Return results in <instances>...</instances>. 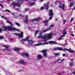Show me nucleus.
Returning <instances> with one entry per match:
<instances>
[{
    "instance_id": "1",
    "label": "nucleus",
    "mask_w": 75,
    "mask_h": 75,
    "mask_svg": "<svg viewBox=\"0 0 75 75\" xmlns=\"http://www.w3.org/2000/svg\"><path fill=\"white\" fill-rule=\"evenodd\" d=\"M7 30L8 31L11 30L12 31H18V32H19L20 31V30H19L15 28L12 27V26H7L3 27V30H2L1 28H0V33H1L2 31H6Z\"/></svg>"
},
{
    "instance_id": "2",
    "label": "nucleus",
    "mask_w": 75,
    "mask_h": 75,
    "mask_svg": "<svg viewBox=\"0 0 75 75\" xmlns=\"http://www.w3.org/2000/svg\"><path fill=\"white\" fill-rule=\"evenodd\" d=\"M18 3H19L16 4L15 3V2L13 1L12 2V4L13 7H16V6H17L20 7V5L22 4L23 3V0H18Z\"/></svg>"
},
{
    "instance_id": "3",
    "label": "nucleus",
    "mask_w": 75,
    "mask_h": 75,
    "mask_svg": "<svg viewBox=\"0 0 75 75\" xmlns=\"http://www.w3.org/2000/svg\"><path fill=\"white\" fill-rule=\"evenodd\" d=\"M49 43H50L51 44H56L58 45V43H57L55 41H50L49 42V43H47V42H45V43H38V44L35 45V46H38L39 45H44V44H48Z\"/></svg>"
},
{
    "instance_id": "4",
    "label": "nucleus",
    "mask_w": 75,
    "mask_h": 75,
    "mask_svg": "<svg viewBox=\"0 0 75 75\" xmlns=\"http://www.w3.org/2000/svg\"><path fill=\"white\" fill-rule=\"evenodd\" d=\"M49 15L50 17H51L49 18V20H51V19H52V17L53 16V11L52 10L50 9L49 10Z\"/></svg>"
},
{
    "instance_id": "5",
    "label": "nucleus",
    "mask_w": 75,
    "mask_h": 75,
    "mask_svg": "<svg viewBox=\"0 0 75 75\" xmlns=\"http://www.w3.org/2000/svg\"><path fill=\"white\" fill-rule=\"evenodd\" d=\"M48 51V50L45 49L41 51V52H42L43 54V55L45 57H47V51Z\"/></svg>"
},
{
    "instance_id": "6",
    "label": "nucleus",
    "mask_w": 75,
    "mask_h": 75,
    "mask_svg": "<svg viewBox=\"0 0 75 75\" xmlns=\"http://www.w3.org/2000/svg\"><path fill=\"white\" fill-rule=\"evenodd\" d=\"M57 50H58L59 51H65L67 50V48L64 49L62 48L61 47H57Z\"/></svg>"
},
{
    "instance_id": "7",
    "label": "nucleus",
    "mask_w": 75,
    "mask_h": 75,
    "mask_svg": "<svg viewBox=\"0 0 75 75\" xmlns=\"http://www.w3.org/2000/svg\"><path fill=\"white\" fill-rule=\"evenodd\" d=\"M50 3L49 2H47V4H45L44 5V7L45 8V9L46 10H48V4H49Z\"/></svg>"
},
{
    "instance_id": "8",
    "label": "nucleus",
    "mask_w": 75,
    "mask_h": 75,
    "mask_svg": "<svg viewBox=\"0 0 75 75\" xmlns=\"http://www.w3.org/2000/svg\"><path fill=\"white\" fill-rule=\"evenodd\" d=\"M40 19H42V18H35L33 19H32V21L33 23H34L35 21V22H37V21H38L40 20Z\"/></svg>"
},
{
    "instance_id": "9",
    "label": "nucleus",
    "mask_w": 75,
    "mask_h": 75,
    "mask_svg": "<svg viewBox=\"0 0 75 75\" xmlns=\"http://www.w3.org/2000/svg\"><path fill=\"white\" fill-rule=\"evenodd\" d=\"M70 49H67V48H66V51H67L69 52H70V53H75V51L74 50H70Z\"/></svg>"
},
{
    "instance_id": "10",
    "label": "nucleus",
    "mask_w": 75,
    "mask_h": 75,
    "mask_svg": "<svg viewBox=\"0 0 75 75\" xmlns=\"http://www.w3.org/2000/svg\"><path fill=\"white\" fill-rule=\"evenodd\" d=\"M21 55L22 57H24L25 55L26 57H29V55L27 53H21Z\"/></svg>"
},
{
    "instance_id": "11",
    "label": "nucleus",
    "mask_w": 75,
    "mask_h": 75,
    "mask_svg": "<svg viewBox=\"0 0 75 75\" xmlns=\"http://www.w3.org/2000/svg\"><path fill=\"white\" fill-rule=\"evenodd\" d=\"M18 37L19 38H23V32H21L20 34H19Z\"/></svg>"
},
{
    "instance_id": "12",
    "label": "nucleus",
    "mask_w": 75,
    "mask_h": 75,
    "mask_svg": "<svg viewBox=\"0 0 75 75\" xmlns=\"http://www.w3.org/2000/svg\"><path fill=\"white\" fill-rule=\"evenodd\" d=\"M52 33H50L48 35L47 38L48 39H51V37H52Z\"/></svg>"
},
{
    "instance_id": "13",
    "label": "nucleus",
    "mask_w": 75,
    "mask_h": 75,
    "mask_svg": "<svg viewBox=\"0 0 75 75\" xmlns=\"http://www.w3.org/2000/svg\"><path fill=\"white\" fill-rule=\"evenodd\" d=\"M4 47H5V48H7V49H3V50H7V51H10V49H8V46H7V45H4Z\"/></svg>"
},
{
    "instance_id": "14",
    "label": "nucleus",
    "mask_w": 75,
    "mask_h": 75,
    "mask_svg": "<svg viewBox=\"0 0 75 75\" xmlns=\"http://www.w3.org/2000/svg\"><path fill=\"white\" fill-rule=\"evenodd\" d=\"M19 63L20 64H23V65H25L26 64V62H24V61L23 60L19 62Z\"/></svg>"
},
{
    "instance_id": "15",
    "label": "nucleus",
    "mask_w": 75,
    "mask_h": 75,
    "mask_svg": "<svg viewBox=\"0 0 75 75\" xmlns=\"http://www.w3.org/2000/svg\"><path fill=\"white\" fill-rule=\"evenodd\" d=\"M28 42L29 43V45H32V43L34 42V41L33 40H28Z\"/></svg>"
},
{
    "instance_id": "16",
    "label": "nucleus",
    "mask_w": 75,
    "mask_h": 75,
    "mask_svg": "<svg viewBox=\"0 0 75 75\" xmlns=\"http://www.w3.org/2000/svg\"><path fill=\"white\" fill-rule=\"evenodd\" d=\"M25 23H28V16H27L25 17Z\"/></svg>"
},
{
    "instance_id": "17",
    "label": "nucleus",
    "mask_w": 75,
    "mask_h": 75,
    "mask_svg": "<svg viewBox=\"0 0 75 75\" xmlns=\"http://www.w3.org/2000/svg\"><path fill=\"white\" fill-rule=\"evenodd\" d=\"M39 36L38 37H37V38L38 39L39 38H42V33L40 32V34L39 35Z\"/></svg>"
},
{
    "instance_id": "18",
    "label": "nucleus",
    "mask_w": 75,
    "mask_h": 75,
    "mask_svg": "<svg viewBox=\"0 0 75 75\" xmlns=\"http://www.w3.org/2000/svg\"><path fill=\"white\" fill-rule=\"evenodd\" d=\"M14 50L15 51H18L20 50V49L17 47H15L14 48Z\"/></svg>"
},
{
    "instance_id": "19",
    "label": "nucleus",
    "mask_w": 75,
    "mask_h": 75,
    "mask_svg": "<svg viewBox=\"0 0 75 75\" xmlns=\"http://www.w3.org/2000/svg\"><path fill=\"white\" fill-rule=\"evenodd\" d=\"M48 22V21L47 20H45V21H43L44 23H45V26H46L47 25V23Z\"/></svg>"
},
{
    "instance_id": "20",
    "label": "nucleus",
    "mask_w": 75,
    "mask_h": 75,
    "mask_svg": "<svg viewBox=\"0 0 75 75\" xmlns=\"http://www.w3.org/2000/svg\"><path fill=\"white\" fill-rule=\"evenodd\" d=\"M41 58H42V57L41 55L39 54L38 55V59H41Z\"/></svg>"
},
{
    "instance_id": "21",
    "label": "nucleus",
    "mask_w": 75,
    "mask_h": 75,
    "mask_svg": "<svg viewBox=\"0 0 75 75\" xmlns=\"http://www.w3.org/2000/svg\"><path fill=\"white\" fill-rule=\"evenodd\" d=\"M67 32L66 31V29H65L63 32V34L64 35H65V34H67Z\"/></svg>"
},
{
    "instance_id": "22",
    "label": "nucleus",
    "mask_w": 75,
    "mask_h": 75,
    "mask_svg": "<svg viewBox=\"0 0 75 75\" xmlns=\"http://www.w3.org/2000/svg\"><path fill=\"white\" fill-rule=\"evenodd\" d=\"M74 4H72V3L70 2L69 7L70 8H71V7H73V6H74Z\"/></svg>"
},
{
    "instance_id": "23",
    "label": "nucleus",
    "mask_w": 75,
    "mask_h": 75,
    "mask_svg": "<svg viewBox=\"0 0 75 75\" xmlns=\"http://www.w3.org/2000/svg\"><path fill=\"white\" fill-rule=\"evenodd\" d=\"M54 54L55 55V57H59V55H60V54L58 53H55Z\"/></svg>"
},
{
    "instance_id": "24",
    "label": "nucleus",
    "mask_w": 75,
    "mask_h": 75,
    "mask_svg": "<svg viewBox=\"0 0 75 75\" xmlns=\"http://www.w3.org/2000/svg\"><path fill=\"white\" fill-rule=\"evenodd\" d=\"M54 27V25H50L49 27L48 28V30H51L52 27Z\"/></svg>"
},
{
    "instance_id": "25",
    "label": "nucleus",
    "mask_w": 75,
    "mask_h": 75,
    "mask_svg": "<svg viewBox=\"0 0 75 75\" xmlns=\"http://www.w3.org/2000/svg\"><path fill=\"white\" fill-rule=\"evenodd\" d=\"M47 35H45L44 36L42 37V38L43 39H47Z\"/></svg>"
},
{
    "instance_id": "26",
    "label": "nucleus",
    "mask_w": 75,
    "mask_h": 75,
    "mask_svg": "<svg viewBox=\"0 0 75 75\" xmlns=\"http://www.w3.org/2000/svg\"><path fill=\"white\" fill-rule=\"evenodd\" d=\"M30 6H33L34 5V2H29Z\"/></svg>"
},
{
    "instance_id": "27",
    "label": "nucleus",
    "mask_w": 75,
    "mask_h": 75,
    "mask_svg": "<svg viewBox=\"0 0 75 75\" xmlns=\"http://www.w3.org/2000/svg\"><path fill=\"white\" fill-rule=\"evenodd\" d=\"M64 60H65V59H63L62 60V59H60L59 58L57 60V62H58V61H62V62H63V61H64Z\"/></svg>"
},
{
    "instance_id": "28",
    "label": "nucleus",
    "mask_w": 75,
    "mask_h": 75,
    "mask_svg": "<svg viewBox=\"0 0 75 75\" xmlns=\"http://www.w3.org/2000/svg\"><path fill=\"white\" fill-rule=\"evenodd\" d=\"M15 24L16 25H17L18 26V27H20V26L21 25L18 23H17L16 22L15 23Z\"/></svg>"
},
{
    "instance_id": "29",
    "label": "nucleus",
    "mask_w": 75,
    "mask_h": 75,
    "mask_svg": "<svg viewBox=\"0 0 75 75\" xmlns=\"http://www.w3.org/2000/svg\"><path fill=\"white\" fill-rule=\"evenodd\" d=\"M62 9L63 10H65V5H62Z\"/></svg>"
},
{
    "instance_id": "30",
    "label": "nucleus",
    "mask_w": 75,
    "mask_h": 75,
    "mask_svg": "<svg viewBox=\"0 0 75 75\" xmlns=\"http://www.w3.org/2000/svg\"><path fill=\"white\" fill-rule=\"evenodd\" d=\"M29 37H28L25 39L23 40V41H27V40H28L29 39Z\"/></svg>"
},
{
    "instance_id": "31",
    "label": "nucleus",
    "mask_w": 75,
    "mask_h": 75,
    "mask_svg": "<svg viewBox=\"0 0 75 75\" xmlns=\"http://www.w3.org/2000/svg\"><path fill=\"white\" fill-rule=\"evenodd\" d=\"M3 11H4L5 12H6V11H7V12H8V13H10V11L6 9V10Z\"/></svg>"
},
{
    "instance_id": "32",
    "label": "nucleus",
    "mask_w": 75,
    "mask_h": 75,
    "mask_svg": "<svg viewBox=\"0 0 75 75\" xmlns=\"http://www.w3.org/2000/svg\"><path fill=\"white\" fill-rule=\"evenodd\" d=\"M57 47L56 48H53L52 49L53 51H57Z\"/></svg>"
},
{
    "instance_id": "33",
    "label": "nucleus",
    "mask_w": 75,
    "mask_h": 75,
    "mask_svg": "<svg viewBox=\"0 0 75 75\" xmlns=\"http://www.w3.org/2000/svg\"><path fill=\"white\" fill-rule=\"evenodd\" d=\"M30 10L29 8H26L24 9V10H25L26 11H27L29 10Z\"/></svg>"
},
{
    "instance_id": "34",
    "label": "nucleus",
    "mask_w": 75,
    "mask_h": 75,
    "mask_svg": "<svg viewBox=\"0 0 75 75\" xmlns=\"http://www.w3.org/2000/svg\"><path fill=\"white\" fill-rule=\"evenodd\" d=\"M6 22L8 23H9V24H10V25H12V24H11V23L10 22V21H7Z\"/></svg>"
},
{
    "instance_id": "35",
    "label": "nucleus",
    "mask_w": 75,
    "mask_h": 75,
    "mask_svg": "<svg viewBox=\"0 0 75 75\" xmlns=\"http://www.w3.org/2000/svg\"><path fill=\"white\" fill-rule=\"evenodd\" d=\"M20 16H21V17H24V16H23L22 14H20L19 15V17H20Z\"/></svg>"
},
{
    "instance_id": "36",
    "label": "nucleus",
    "mask_w": 75,
    "mask_h": 75,
    "mask_svg": "<svg viewBox=\"0 0 75 75\" xmlns=\"http://www.w3.org/2000/svg\"><path fill=\"white\" fill-rule=\"evenodd\" d=\"M38 30L36 31L35 33V35H36V34H37V33H38Z\"/></svg>"
},
{
    "instance_id": "37",
    "label": "nucleus",
    "mask_w": 75,
    "mask_h": 75,
    "mask_svg": "<svg viewBox=\"0 0 75 75\" xmlns=\"http://www.w3.org/2000/svg\"><path fill=\"white\" fill-rule=\"evenodd\" d=\"M73 64V63L72 62H71L70 63V67H72V64Z\"/></svg>"
},
{
    "instance_id": "38",
    "label": "nucleus",
    "mask_w": 75,
    "mask_h": 75,
    "mask_svg": "<svg viewBox=\"0 0 75 75\" xmlns=\"http://www.w3.org/2000/svg\"><path fill=\"white\" fill-rule=\"evenodd\" d=\"M63 38L62 37L60 38L59 39H58V40H59V41H60L61 40H62Z\"/></svg>"
},
{
    "instance_id": "39",
    "label": "nucleus",
    "mask_w": 75,
    "mask_h": 75,
    "mask_svg": "<svg viewBox=\"0 0 75 75\" xmlns=\"http://www.w3.org/2000/svg\"><path fill=\"white\" fill-rule=\"evenodd\" d=\"M3 38H4V37L1 36H0V39L2 40V39H3Z\"/></svg>"
},
{
    "instance_id": "40",
    "label": "nucleus",
    "mask_w": 75,
    "mask_h": 75,
    "mask_svg": "<svg viewBox=\"0 0 75 75\" xmlns=\"http://www.w3.org/2000/svg\"><path fill=\"white\" fill-rule=\"evenodd\" d=\"M14 18H17L18 17V16L16 15H15V16H14Z\"/></svg>"
},
{
    "instance_id": "41",
    "label": "nucleus",
    "mask_w": 75,
    "mask_h": 75,
    "mask_svg": "<svg viewBox=\"0 0 75 75\" xmlns=\"http://www.w3.org/2000/svg\"><path fill=\"white\" fill-rule=\"evenodd\" d=\"M14 35H16V36H18V35L19 34L18 33H14Z\"/></svg>"
},
{
    "instance_id": "42",
    "label": "nucleus",
    "mask_w": 75,
    "mask_h": 75,
    "mask_svg": "<svg viewBox=\"0 0 75 75\" xmlns=\"http://www.w3.org/2000/svg\"><path fill=\"white\" fill-rule=\"evenodd\" d=\"M40 10H43V9H44V7H41L40 8Z\"/></svg>"
},
{
    "instance_id": "43",
    "label": "nucleus",
    "mask_w": 75,
    "mask_h": 75,
    "mask_svg": "<svg viewBox=\"0 0 75 75\" xmlns=\"http://www.w3.org/2000/svg\"><path fill=\"white\" fill-rule=\"evenodd\" d=\"M65 22H66V20H64L63 21V24H65Z\"/></svg>"
},
{
    "instance_id": "44",
    "label": "nucleus",
    "mask_w": 75,
    "mask_h": 75,
    "mask_svg": "<svg viewBox=\"0 0 75 75\" xmlns=\"http://www.w3.org/2000/svg\"><path fill=\"white\" fill-rule=\"evenodd\" d=\"M0 6H1V7L2 8H3L4 7V6L2 5V4H0Z\"/></svg>"
},
{
    "instance_id": "45",
    "label": "nucleus",
    "mask_w": 75,
    "mask_h": 75,
    "mask_svg": "<svg viewBox=\"0 0 75 75\" xmlns=\"http://www.w3.org/2000/svg\"><path fill=\"white\" fill-rule=\"evenodd\" d=\"M74 20V18H72L70 20V22H72V20Z\"/></svg>"
},
{
    "instance_id": "46",
    "label": "nucleus",
    "mask_w": 75,
    "mask_h": 75,
    "mask_svg": "<svg viewBox=\"0 0 75 75\" xmlns=\"http://www.w3.org/2000/svg\"><path fill=\"white\" fill-rule=\"evenodd\" d=\"M12 16H14H14L16 15H15V13H12Z\"/></svg>"
},
{
    "instance_id": "47",
    "label": "nucleus",
    "mask_w": 75,
    "mask_h": 75,
    "mask_svg": "<svg viewBox=\"0 0 75 75\" xmlns=\"http://www.w3.org/2000/svg\"><path fill=\"white\" fill-rule=\"evenodd\" d=\"M9 40H11V41H13V38H10Z\"/></svg>"
},
{
    "instance_id": "48",
    "label": "nucleus",
    "mask_w": 75,
    "mask_h": 75,
    "mask_svg": "<svg viewBox=\"0 0 75 75\" xmlns=\"http://www.w3.org/2000/svg\"><path fill=\"white\" fill-rule=\"evenodd\" d=\"M72 73L74 75H75V71H74V72H72Z\"/></svg>"
},
{
    "instance_id": "49",
    "label": "nucleus",
    "mask_w": 75,
    "mask_h": 75,
    "mask_svg": "<svg viewBox=\"0 0 75 75\" xmlns=\"http://www.w3.org/2000/svg\"><path fill=\"white\" fill-rule=\"evenodd\" d=\"M13 1V0H7V1H8V2H9V1Z\"/></svg>"
},
{
    "instance_id": "50",
    "label": "nucleus",
    "mask_w": 75,
    "mask_h": 75,
    "mask_svg": "<svg viewBox=\"0 0 75 75\" xmlns=\"http://www.w3.org/2000/svg\"><path fill=\"white\" fill-rule=\"evenodd\" d=\"M48 29H47L46 30H44V31H43V33H45V32H46V31H48Z\"/></svg>"
},
{
    "instance_id": "51",
    "label": "nucleus",
    "mask_w": 75,
    "mask_h": 75,
    "mask_svg": "<svg viewBox=\"0 0 75 75\" xmlns=\"http://www.w3.org/2000/svg\"><path fill=\"white\" fill-rule=\"evenodd\" d=\"M66 55V54H63V57H65Z\"/></svg>"
},
{
    "instance_id": "52",
    "label": "nucleus",
    "mask_w": 75,
    "mask_h": 75,
    "mask_svg": "<svg viewBox=\"0 0 75 75\" xmlns=\"http://www.w3.org/2000/svg\"><path fill=\"white\" fill-rule=\"evenodd\" d=\"M58 7H59V8H62V6H61V5H59L58 6Z\"/></svg>"
},
{
    "instance_id": "53",
    "label": "nucleus",
    "mask_w": 75,
    "mask_h": 75,
    "mask_svg": "<svg viewBox=\"0 0 75 75\" xmlns=\"http://www.w3.org/2000/svg\"><path fill=\"white\" fill-rule=\"evenodd\" d=\"M58 75H62V74L61 73H58Z\"/></svg>"
},
{
    "instance_id": "54",
    "label": "nucleus",
    "mask_w": 75,
    "mask_h": 75,
    "mask_svg": "<svg viewBox=\"0 0 75 75\" xmlns=\"http://www.w3.org/2000/svg\"><path fill=\"white\" fill-rule=\"evenodd\" d=\"M46 39H43V41L44 42H45L46 41Z\"/></svg>"
},
{
    "instance_id": "55",
    "label": "nucleus",
    "mask_w": 75,
    "mask_h": 75,
    "mask_svg": "<svg viewBox=\"0 0 75 75\" xmlns=\"http://www.w3.org/2000/svg\"><path fill=\"white\" fill-rule=\"evenodd\" d=\"M71 35H72V37H74V35L72 33L71 34Z\"/></svg>"
},
{
    "instance_id": "56",
    "label": "nucleus",
    "mask_w": 75,
    "mask_h": 75,
    "mask_svg": "<svg viewBox=\"0 0 75 75\" xmlns=\"http://www.w3.org/2000/svg\"><path fill=\"white\" fill-rule=\"evenodd\" d=\"M1 17L2 18H5V17L3 16H1Z\"/></svg>"
},
{
    "instance_id": "57",
    "label": "nucleus",
    "mask_w": 75,
    "mask_h": 75,
    "mask_svg": "<svg viewBox=\"0 0 75 75\" xmlns=\"http://www.w3.org/2000/svg\"><path fill=\"white\" fill-rule=\"evenodd\" d=\"M55 21H58V19H57V18H55Z\"/></svg>"
},
{
    "instance_id": "58",
    "label": "nucleus",
    "mask_w": 75,
    "mask_h": 75,
    "mask_svg": "<svg viewBox=\"0 0 75 75\" xmlns=\"http://www.w3.org/2000/svg\"><path fill=\"white\" fill-rule=\"evenodd\" d=\"M64 35H61V37H64Z\"/></svg>"
},
{
    "instance_id": "59",
    "label": "nucleus",
    "mask_w": 75,
    "mask_h": 75,
    "mask_svg": "<svg viewBox=\"0 0 75 75\" xmlns=\"http://www.w3.org/2000/svg\"><path fill=\"white\" fill-rule=\"evenodd\" d=\"M59 5H61V1H59Z\"/></svg>"
},
{
    "instance_id": "60",
    "label": "nucleus",
    "mask_w": 75,
    "mask_h": 75,
    "mask_svg": "<svg viewBox=\"0 0 75 75\" xmlns=\"http://www.w3.org/2000/svg\"><path fill=\"white\" fill-rule=\"evenodd\" d=\"M5 18V20H7V18L5 17V18Z\"/></svg>"
},
{
    "instance_id": "61",
    "label": "nucleus",
    "mask_w": 75,
    "mask_h": 75,
    "mask_svg": "<svg viewBox=\"0 0 75 75\" xmlns=\"http://www.w3.org/2000/svg\"><path fill=\"white\" fill-rule=\"evenodd\" d=\"M73 9H74V10H75V6L73 7Z\"/></svg>"
},
{
    "instance_id": "62",
    "label": "nucleus",
    "mask_w": 75,
    "mask_h": 75,
    "mask_svg": "<svg viewBox=\"0 0 75 75\" xmlns=\"http://www.w3.org/2000/svg\"><path fill=\"white\" fill-rule=\"evenodd\" d=\"M16 10H19V8H17L16 9Z\"/></svg>"
},
{
    "instance_id": "63",
    "label": "nucleus",
    "mask_w": 75,
    "mask_h": 75,
    "mask_svg": "<svg viewBox=\"0 0 75 75\" xmlns=\"http://www.w3.org/2000/svg\"><path fill=\"white\" fill-rule=\"evenodd\" d=\"M62 74H64V73H65V72H64V71H62Z\"/></svg>"
},
{
    "instance_id": "64",
    "label": "nucleus",
    "mask_w": 75,
    "mask_h": 75,
    "mask_svg": "<svg viewBox=\"0 0 75 75\" xmlns=\"http://www.w3.org/2000/svg\"><path fill=\"white\" fill-rule=\"evenodd\" d=\"M41 1H44V0H40Z\"/></svg>"
}]
</instances>
